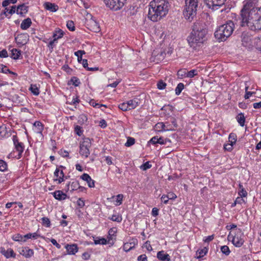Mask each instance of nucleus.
Wrapping results in <instances>:
<instances>
[{
  "label": "nucleus",
  "mask_w": 261,
  "mask_h": 261,
  "mask_svg": "<svg viewBox=\"0 0 261 261\" xmlns=\"http://www.w3.org/2000/svg\"><path fill=\"white\" fill-rule=\"evenodd\" d=\"M91 142L89 138H85L80 144V154L85 158H88L90 154V148Z\"/></svg>",
  "instance_id": "6e6552de"
},
{
  "label": "nucleus",
  "mask_w": 261,
  "mask_h": 261,
  "mask_svg": "<svg viewBox=\"0 0 261 261\" xmlns=\"http://www.w3.org/2000/svg\"><path fill=\"white\" fill-rule=\"evenodd\" d=\"M81 178L86 181L89 188H94L95 187V181L91 178L90 176L87 173H84Z\"/></svg>",
  "instance_id": "a211bd4d"
},
{
  "label": "nucleus",
  "mask_w": 261,
  "mask_h": 261,
  "mask_svg": "<svg viewBox=\"0 0 261 261\" xmlns=\"http://www.w3.org/2000/svg\"><path fill=\"white\" fill-rule=\"evenodd\" d=\"M119 108L123 111L130 110L129 109H128V106H127V102L120 103L119 105Z\"/></svg>",
  "instance_id": "052dcab7"
},
{
  "label": "nucleus",
  "mask_w": 261,
  "mask_h": 261,
  "mask_svg": "<svg viewBox=\"0 0 261 261\" xmlns=\"http://www.w3.org/2000/svg\"><path fill=\"white\" fill-rule=\"evenodd\" d=\"M166 85H167L165 82H164L163 81L161 80L158 82L156 86H157V88L159 90H164V89H165Z\"/></svg>",
  "instance_id": "bf43d9fd"
},
{
  "label": "nucleus",
  "mask_w": 261,
  "mask_h": 261,
  "mask_svg": "<svg viewBox=\"0 0 261 261\" xmlns=\"http://www.w3.org/2000/svg\"><path fill=\"white\" fill-rule=\"evenodd\" d=\"M168 142L170 143L171 140L167 138H164L163 137L158 138V144L161 145L166 144Z\"/></svg>",
  "instance_id": "603ef678"
},
{
  "label": "nucleus",
  "mask_w": 261,
  "mask_h": 261,
  "mask_svg": "<svg viewBox=\"0 0 261 261\" xmlns=\"http://www.w3.org/2000/svg\"><path fill=\"white\" fill-rule=\"evenodd\" d=\"M85 51L84 50H79L74 53V55L77 57V61L79 62H81V61L83 60L82 59V56L83 55L85 54Z\"/></svg>",
  "instance_id": "79ce46f5"
},
{
  "label": "nucleus",
  "mask_w": 261,
  "mask_h": 261,
  "mask_svg": "<svg viewBox=\"0 0 261 261\" xmlns=\"http://www.w3.org/2000/svg\"><path fill=\"white\" fill-rule=\"evenodd\" d=\"M89 104L90 106L93 107L94 108H99L102 106L106 107V106L104 105H100L98 103H96L94 99H91L89 101Z\"/></svg>",
  "instance_id": "13d9d810"
},
{
  "label": "nucleus",
  "mask_w": 261,
  "mask_h": 261,
  "mask_svg": "<svg viewBox=\"0 0 261 261\" xmlns=\"http://www.w3.org/2000/svg\"><path fill=\"white\" fill-rule=\"evenodd\" d=\"M207 6L214 9L215 7H221L225 4L227 0H206Z\"/></svg>",
  "instance_id": "4468645a"
},
{
  "label": "nucleus",
  "mask_w": 261,
  "mask_h": 261,
  "mask_svg": "<svg viewBox=\"0 0 261 261\" xmlns=\"http://www.w3.org/2000/svg\"><path fill=\"white\" fill-rule=\"evenodd\" d=\"M92 25V29L95 32H98L100 31V28L98 23L94 20H92L90 21Z\"/></svg>",
  "instance_id": "58836bf2"
},
{
  "label": "nucleus",
  "mask_w": 261,
  "mask_h": 261,
  "mask_svg": "<svg viewBox=\"0 0 261 261\" xmlns=\"http://www.w3.org/2000/svg\"><path fill=\"white\" fill-rule=\"evenodd\" d=\"M157 258L161 261H170L171 258L170 255L165 252L164 251H160L157 253Z\"/></svg>",
  "instance_id": "4be33fe9"
},
{
  "label": "nucleus",
  "mask_w": 261,
  "mask_h": 261,
  "mask_svg": "<svg viewBox=\"0 0 261 261\" xmlns=\"http://www.w3.org/2000/svg\"><path fill=\"white\" fill-rule=\"evenodd\" d=\"M0 72L6 74L9 73L14 76H16L17 75L16 73L10 70L6 66L3 64H0Z\"/></svg>",
  "instance_id": "a878e982"
},
{
  "label": "nucleus",
  "mask_w": 261,
  "mask_h": 261,
  "mask_svg": "<svg viewBox=\"0 0 261 261\" xmlns=\"http://www.w3.org/2000/svg\"><path fill=\"white\" fill-rule=\"evenodd\" d=\"M241 40L243 46L248 49L254 47V39H252V36L249 32H243L241 35Z\"/></svg>",
  "instance_id": "0eeeda50"
},
{
  "label": "nucleus",
  "mask_w": 261,
  "mask_h": 261,
  "mask_svg": "<svg viewBox=\"0 0 261 261\" xmlns=\"http://www.w3.org/2000/svg\"><path fill=\"white\" fill-rule=\"evenodd\" d=\"M240 15V26L253 31L261 30V8L256 7L253 0L243 2Z\"/></svg>",
  "instance_id": "f257e3e1"
},
{
  "label": "nucleus",
  "mask_w": 261,
  "mask_h": 261,
  "mask_svg": "<svg viewBox=\"0 0 261 261\" xmlns=\"http://www.w3.org/2000/svg\"><path fill=\"white\" fill-rule=\"evenodd\" d=\"M184 85L183 83H180L179 84H178V85H177L175 89V94L176 95H179L182 90L184 89Z\"/></svg>",
  "instance_id": "c03bdc74"
},
{
  "label": "nucleus",
  "mask_w": 261,
  "mask_h": 261,
  "mask_svg": "<svg viewBox=\"0 0 261 261\" xmlns=\"http://www.w3.org/2000/svg\"><path fill=\"white\" fill-rule=\"evenodd\" d=\"M0 252L7 258L10 257L15 258L16 254L11 248L6 250L4 247L0 248Z\"/></svg>",
  "instance_id": "ddd939ff"
},
{
  "label": "nucleus",
  "mask_w": 261,
  "mask_h": 261,
  "mask_svg": "<svg viewBox=\"0 0 261 261\" xmlns=\"http://www.w3.org/2000/svg\"><path fill=\"white\" fill-rule=\"evenodd\" d=\"M220 249L222 253H223L226 256L228 255L230 253V251L229 247L226 245L221 246Z\"/></svg>",
  "instance_id": "3c124183"
},
{
  "label": "nucleus",
  "mask_w": 261,
  "mask_h": 261,
  "mask_svg": "<svg viewBox=\"0 0 261 261\" xmlns=\"http://www.w3.org/2000/svg\"><path fill=\"white\" fill-rule=\"evenodd\" d=\"M207 253V249L206 248H204L201 249H199L197 250L196 252V254L198 255L197 256V258H200L205 255L206 253Z\"/></svg>",
  "instance_id": "4c0bfd02"
},
{
  "label": "nucleus",
  "mask_w": 261,
  "mask_h": 261,
  "mask_svg": "<svg viewBox=\"0 0 261 261\" xmlns=\"http://www.w3.org/2000/svg\"><path fill=\"white\" fill-rule=\"evenodd\" d=\"M117 232V228L116 227H113L111 228L108 231V235L107 236V241L108 244L110 246H113L114 244L115 241L116 239Z\"/></svg>",
  "instance_id": "9b49d317"
},
{
  "label": "nucleus",
  "mask_w": 261,
  "mask_h": 261,
  "mask_svg": "<svg viewBox=\"0 0 261 261\" xmlns=\"http://www.w3.org/2000/svg\"><path fill=\"white\" fill-rule=\"evenodd\" d=\"M254 47L261 51V35L254 39Z\"/></svg>",
  "instance_id": "473e14b6"
},
{
  "label": "nucleus",
  "mask_w": 261,
  "mask_h": 261,
  "mask_svg": "<svg viewBox=\"0 0 261 261\" xmlns=\"http://www.w3.org/2000/svg\"><path fill=\"white\" fill-rule=\"evenodd\" d=\"M165 123L164 122H158L155 125V129L158 132H166L167 130L170 129V128H165Z\"/></svg>",
  "instance_id": "c85d7f7f"
},
{
  "label": "nucleus",
  "mask_w": 261,
  "mask_h": 261,
  "mask_svg": "<svg viewBox=\"0 0 261 261\" xmlns=\"http://www.w3.org/2000/svg\"><path fill=\"white\" fill-rule=\"evenodd\" d=\"M207 34L206 28L199 23H195L187 38L190 46L195 50L198 49L206 41Z\"/></svg>",
  "instance_id": "f03ea898"
},
{
  "label": "nucleus",
  "mask_w": 261,
  "mask_h": 261,
  "mask_svg": "<svg viewBox=\"0 0 261 261\" xmlns=\"http://www.w3.org/2000/svg\"><path fill=\"white\" fill-rule=\"evenodd\" d=\"M8 170L7 163L4 160L0 159V171L5 172Z\"/></svg>",
  "instance_id": "a18cd8bd"
},
{
  "label": "nucleus",
  "mask_w": 261,
  "mask_h": 261,
  "mask_svg": "<svg viewBox=\"0 0 261 261\" xmlns=\"http://www.w3.org/2000/svg\"><path fill=\"white\" fill-rule=\"evenodd\" d=\"M234 24L231 20L220 25L215 32V36L219 41H223L230 37L234 30Z\"/></svg>",
  "instance_id": "20e7f679"
},
{
  "label": "nucleus",
  "mask_w": 261,
  "mask_h": 261,
  "mask_svg": "<svg viewBox=\"0 0 261 261\" xmlns=\"http://www.w3.org/2000/svg\"><path fill=\"white\" fill-rule=\"evenodd\" d=\"M12 140L14 146V148L17 152L18 154L15 158L17 159H19L22 156V154L24 150V145L22 142H19L18 137L16 135H13L12 136Z\"/></svg>",
  "instance_id": "1a4fd4ad"
},
{
  "label": "nucleus",
  "mask_w": 261,
  "mask_h": 261,
  "mask_svg": "<svg viewBox=\"0 0 261 261\" xmlns=\"http://www.w3.org/2000/svg\"><path fill=\"white\" fill-rule=\"evenodd\" d=\"M32 23V22L31 18L28 17L22 20L20 24V28L22 30H26L31 27Z\"/></svg>",
  "instance_id": "393cba45"
},
{
  "label": "nucleus",
  "mask_w": 261,
  "mask_h": 261,
  "mask_svg": "<svg viewBox=\"0 0 261 261\" xmlns=\"http://www.w3.org/2000/svg\"><path fill=\"white\" fill-rule=\"evenodd\" d=\"M70 83L75 87L79 86L81 84L79 79L76 76L72 77L70 80Z\"/></svg>",
  "instance_id": "de8ad7c7"
},
{
  "label": "nucleus",
  "mask_w": 261,
  "mask_h": 261,
  "mask_svg": "<svg viewBox=\"0 0 261 261\" xmlns=\"http://www.w3.org/2000/svg\"><path fill=\"white\" fill-rule=\"evenodd\" d=\"M66 27L68 29L71 31H74L75 30L74 24L73 21L68 20L66 23Z\"/></svg>",
  "instance_id": "864d4df0"
},
{
  "label": "nucleus",
  "mask_w": 261,
  "mask_h": 261,
  "mask_svg": "<svg viewBox=\"0 0 261 261\" xmlns=\"http://www.w3.org/2000/svg\"><path fill=\"white\" fill-rule=\"evenodd\" d=\"M51 194L56 199L59 201L65 200L67 197V195L61 190L55 191L51 193Z\"/></svg>",
  "instance_id": "6ab92c4d"
},
{
  "label": "nucleus",
  "mask_w": 261,
  "mask_h": 261,
  "mask_svg": "<svg viewBox=\"0 0 261 261\" xmlns=\"http://www.w3.org/2000/svg\"><path fill=\"white\" fill-rule=\"evenodd\" d=\"M34 132L37 134H42L44 129V125L42 122L39 121H36L33 123Z\"/></svg>",
  "instance_id": "5701e85b"
},
{
  "label": "nucleus",
  "mask_w": 261,
  "mask_h": 261,
  "mask_svg": "<svg viewBox=\"0 0 261 261\" xmlns=\"http://www.w3.org/2000/svg\"><path fill=\"white\" fill-rule=\"evenodd\" d=\"M20 254L27 258H31L34 255V251L29 247H23L19 249Z\"/></svg>",
  "instance_id": "f8f14e48"
},
{
  "label": "nucleus",
  "mask_w": 261,
  "mask_h": 261,
  "mask_svg": "<svg viewBox=\"0 0 261 261\" xmlns=\"http://www.w3.org/2000/svg\"><path fill=\"white\" fill-rule=\"evenodd\" d=\"M169 3L163 0H153L150 2L148 13V18L153 22L165 16L169 10Z\"/></svg>",
  "instance_id": "7ed1b4c3"
},
{
  "label": "nucleus",
  "mask_w": 261,
  "mask_h": 261,
  "mask_svg": "<svg viewBox=\"0 0 261 261\" xmlns=\"http://www.w3.org/2000/svg\"><path fill=\"white\" fill-rule=\"evenodd\" d=\"M248 86H246L245 87V94L244 96V98L247 99L249 98V97L253 94L255 93L254 92L248 91Z\"/></svg>",
  "instance_id": "680f3d73"
},
{
  "label": "nucleus",
  "mask_w": 261,
  "mask_h": 261,
  "mask_svg": "<svg viewBox=\"0 0 261 261\" xmlns=\"http://www.w3.org/2000/svg\"><path fill=\"white\" fill-rule=\"evenodd\" d=\"M135 247L134 244L133 243H125L123 246V249L125 252H128Z\"/></svg>",
  "instance_id": "e433bc0d"
},
{
  "label": "nucleus",
  "mask_w": 261,
  "mask_h": 261,
  "mask_svg": "<svg viewBox=\"0 0 261 261\" xmlns=\"http://www.w3.org/2000/svg\"><path fill=\"white\" fill-rule=\"evenodd\" d=\"M71 185V192H72L73 191L76 190L80 188V184L79 181H74L72 182H70Z\"/></svg>",
  "instance_id": "8fccbe9b"
},
{
  "label": "nucleus",
  "mask_w": 261,
  "mask_h": 261,
  "mask_svg": "<svg viewBox=\"0 0 261 261\" xmlns=\"http://www.w3.org/2000/svg\"><path fill=\"white\" fill-rule=\"evenodd\" d=\"M236 203L237 204H242L243 203H246V201L243 199V197L239 196L236 199Z\"/></svg>",
  "instance_id": "0e129e2a"
},
{
  "label": "nucleus",
  "mask_w": 261,
  "mask_h": 261,
  "mask_svg": "<svg viewBox=\"0 0 261 261\" xmlns=\"http://www.w3.org/2000/svg\"><path fill=\"white\" fill-rule=\"evenodd\" d=\"M135 143V139L132 137H128L127 138L126 142L125 143V146L126 147H129L134 145Z\"/></svg>",
  "instance_id": "5fc2aeb1"
},
{
  "label": "nucleus",
  "mask_w": 261,
  "mask_h": 261,
  "mask_svg": "<svg viewBox=\"0 0 261 261\" xmlns=\"http://www.w3.org/2000/svg\"><path fill=\"white\" fill-rule=\"evenodd\" d=\"M198 71L196 69H192L191 70L189 71H188L187 72L184 73V76L185 77L192 78L194 76L197 75Z\"/></svg>",
  "instance_id": "c9c22d12"
},
{
  "label": "nucleus",
  "mask_w": 261,
  "mask_h": 261,
  "mask_svg": "<svg viewBox=\"0 0 261 261\" xmlns=\"http://www.w3.org/2000/svg\"><path fill=\"white\" fill-rule=\"evenodd\" d=\"M128 109L132 110L135 109L138 107L141 103L140 99L138 97H135L132 99H130L126 101Z\"/></svg>",
  "instance_id": "f3484780"
},
{
  "label": "nucleus",
  "mask_w": 261,
  "mask_h": 261,
  "mask_svg": "<svg viewBox=\"0 0 261 261\" xmlns=\"http://www.w3.org/2000/svg\"><path fill=\"white\" fill-rule=\"evenodd\" d=\"M94 244L106 245L108 244L107 240L104 238L97 237L94 240Z\"/></svg>",
  "instance_id": "72a5a7b5"
},
{
  "label": "nucleus",
  "mask_w": 261,
  "mask_h": 261,
  "mask_svg": "<svg viewBox=\"0 0 261 261\" xmlns=\"http://www.w3.org/2000/svg\"><path fill=\"white\" fill-rule=\"evenodd\" d=\"M126 0H104L107 8L113 11L121 9L126 3Z\"/></svg>",
  "instance_id": "423d86ee"
},
{
  "label": "nucleus",
  "mask_w": 261,
  "mask_h": 261,
  "mask_svg": "<svg viewBox=\"0 0 261 261\" xmlns=\"http://www.w3.org/2000/svg\"><path fill=\"white\" fill-rule=\"evenodd\" d=\"M64 34L65 33L64 31H62L61 29L59 28H57L55 30V31L53 32V39L57 41L58 39H60L63 37Z\"/></svg>",
  "instance_id": "b1692460"
},
{
  "label": "nucleus",
  "mask_w": 261,
  "mask_h": 261,
  "mask_svg": "<svg viewBox=\"0 0 261 261\" xmlns=\"http://www.w3.org/2000/svg\"><path fill=\"white\" fill-rule=\"evenodd\" d=\"M80 100L79 98V96L77 95H74L72 97L71 101L69 102V104L71 105H76L80 102Z\"/></svg>",
  "instance_id": "4d7b16f0"
},
{
  "label": "nucleus",
  "mask_w": 261,
  "mask_h": 261,
  "mask_svg": "<svg viewBox=\"0 0 261 261\" xmlns=\"http://www.w3.org/2000/svg\"><path fill=\"white\" fill-rule=\"evenodd\" d=\"M65 167L60 165L57 166L54 173V176L56 178L54 179L55 181H57L58 184H61L65 180V175L63 172V169H65Z\"/></svg>",
  "instance_id": "9d476101"
},
{
  "label": "nucleus",
  "mask_w": 261,
  "mask_h": 261,
  "mask_svg": "<svg viewBox=\"0 0 261 261\" xmlns=\"http://www.w3.org/2000/svg\"><path fill=\"white\" fill-rule=\"evenodd\" d=\"M43 7L45 9L51 12H55L59 9V6L57 5L48 2H45L43 4Z\"/></svg>",
  "instance_id": "dca6fc26"
},
{
  "label": "nucleus",
  "mask_w": 261,
  "mask_h": 261,
  "mask_svg": "<svg viewBox=\"0 0 261 261\" xmlns=\"http://www.w3.org/2000/svg\"><path fill=\"white\" fill-rule=\"evenodd\" d=\"M38 238H41L42 239H44V237L43 236H41L39 233V229L35 232L32 233V236H31V239H33L34 240L37 239Z\"/></svg>",
  "instance_id": "6e6d98bb"
},
{
  "label": "nucleus",
  "mask_w": 261,
  "mask_h": 261,
  "mask_svg": "<svg viewBox=\"0 0 261 261\" xmlns=\"http://www.w3.org/2000/svg\"><path fill=\"white\" fill-rule=\"evenodd\" d=\"M116 200L115 205L117 206H119L122 203L123 198L124 196L122 194H119L116 195Z\"/></svg>",
  "instance_id": "09e8293b"
},
{
  "label": "nucleus",
  "mask_w": 261,
  "mask_h": 261,
  "mask_svg": "<svg viewBox=\"0 0 261 261\" xmlns=\"http://www.w3.org/2000/svg\"><path fill=\"white\" fill-rule=\"evenodd\" d=\"M16 12V7L15 6H12L11 8V9H9L8 8L6 7L4 11V14H5V15L6 16H8V14H13Z\"/></svg>",
  "instance_id": "ea45409f"
},
{
  "label": "nucleus",
  "mask_w": 261,
  "mask_h": 261,
  "mask_svg": "<svg viewBox=\"0 0 261 261\" xmlns=\"http://www.w3.org/2000/svg\"><path fill=\"white\" fill-rule=\"evenodd\" d=\"M42 224L46 227H49L51 225L50 220L47 217H42L41 218Z\"/></svg>",
  "instance_id": "49530a36"
},
{
  "label": "nucleus",
  "mask_w": 261,
  "mask_h": 261,
  "mask_svg": "<svg viewBox=\"0 0 261 261\" xmlns=\"http://www.w3.org/2000/svg\"><path fill=\"white\" fill-rule=\"evenodd\" d=\"M108 219L112 221L120 223L122 220V217L121 214H113L111 217H109Z\"/></svg>",
  "instance_id": "c756f323"
},
{
  "label": "nucleus",
  "mask_w": 261,
  "mask_h": 261,
  "mask_svg": "<svg viewBox=\"0 0 261 261\" xmlns=\"http://www.w3.org/2000/svg\"><path fill=\"white\" fill-rule=\"evenodd\" d=\"M12 239L13 241H16V242H26L25 239H23V236L21 235L19 233H17L12 236Z\"/></svg>",
  "instance_id": "f704fd0d"
},
{
  "label": "nucleus",
  "mask_w": 261,
  "mask_h": 261,
  "mask_svg": "<svg viewBox=\"0 0 261 261\" xmlns=\"http://www.w3.org/2000/svg\"><path fill=\"white\" fill-rule=\"evenodd\" d=\"M199 0H186L183 12L185 18L189 21L193 20L197 14Z\"/></svg>",
  "instance_id": "39448f33"
},
{
  "label": "nucleus",
  "mask_w": 261,
  "mask_h": 261,
  "mask_svg": "<svg viewBox=\"0 0 261 261\" xmlns=\"http://www.w3.org/2000/svg\"><path fill=\"white\" fill-rule=\"evenodd\" d=\"M238 195L239 196L242 197H246L247 196V192L245 189H242V190H239L238 191Z\"/></svg>",
  "instance_id": "338daca9"
},
{
  "label": "nucleus",
  "mask_w": 261,
  "mask_h": 261,
  "mask_svg": "<svg viewBox=\"0 0 261 261\" xmlns=\"http://www.w3.org/2000/svg\"><path fill=\"white\" fill-rule=\"evenodd\" d=\"M28 6L24 4L19 5L16 9V12L17 14L24 16L28 12Z\"/></svg>",
  "instance_id": "412c9836"
},
{
  "label": "nucleus",
  "mask_w": 261,
  "mask_h": 261,
  "mask_svg": "<svg viewBox=\"0 0 261 261\" xmlns=\"http://www.w3.org/2000/svg\"><path fill=\"white\" fill-rule=\"evenodd\" d=\"M65 248L67 250V254L69 255H74L79 250L77 245L75 244H67L65 246Z\"/></svg>",
  "instance_id": "aec40b11"
},
{
  "label": "nucleus",
  "mask_w": 261,
  "mask_h": 261,
  "mask_svg": "<svg viewBox=\"0 0 261 261\" xmlns=\"http://www.w3.org/2000/svg\"><path fill=\"white\" fill-rule=\"evenodd\" d=\"M74 132L77 136H82L83 134L84 130L82 127L79 125H75L74 128Z\"/></svg>",
  "instance_id": "37998d69"
},
{
  "label": "nucleus",
  "mask_w": 261,
  "mask_h": 261,
  "mask_svg": "<svg viewBox=\"0 0 261 261\" xmlns=\"http://www.w3.org/2000/svg\"><path fill=\"white\" fill-rule=\"evenodd\" d=\"M76 203L77 205L81 208H82L85 206V200L82 198H79Z\"/></svg>",
  "instance_id": "69168bd1"
},
{
  "label": "nucleus",
  "mask_w": 261,
  "mask_h": 261,
  "mask_svg": "<svg viewBox=\"0 0 261 261\" xmlns=\"http://www.w3.org/2000/svg\"><path fill=\"white\" fill-rule=\"evenodd\" d=\"M237 136L234 133H230L229 135L228 140L230 144L234 145L237 142Z\"/></svg>",
  "instance_id": "a19ab883"
},
{
  "label": "nucleus",
  "mask_w": 261,
  "mask_h": 261,
  "mask_svg": "<svg viewBox=\"0 0 261 261\" xmlns=\"http://www.w3.org/2000/svg\"><path fill=\"white\" fill-rule=\"evenodd\" d=\"M243 237V234L240 236L236 234L233 237L232 243L235 247H241L243 245L244 240Z\"/></svg>",
  "instance_id": "2eb2a0df"
},
{
  "label": "nucleus",
  "mask_w": 261,
  "mask_h": 261,
  "mask_svg": "<svg viewBox=\"0 0 261 261\" xmlns=\"http://www.w3.org/2000/svg\"><path fill=\"white\" fill-rule=\"evenodd\" d=\"M88 120L87 115L85 114H81L78 117L77 122L81 125L85 124Z\"/></svg>",
  "instance_id": "7c9ffc66"
},
{
  "label": "nucleus",
  "mask_w": 261,
  "mask_h": 261,
  "mask_svg": "<svg viewBox=\"0 0 261 261\" xmlns=\"http://www.w3.org/2000/svg\"><path fill=\"white\" fill-rule=\"evenodd\" d=\"M29 90L35 96H38L40 94L39 89L36 84H31Z\"/></svg>",
  "instance_id": "2f4dec72"
},
{
  "label": "nucleus",
  "mask_w": 261,
  "mask_h": 261,
  "mask_svg": "<svg viewBox=\"0 0 261 261\" xmlns=\"http://www.w3.org/2000/svg\"><path fill=\"white\" fill-rule=\"evenodd\" d=\"M17 2V0H5L3 2L2 6L6 7L10 4H15Z\"/></svg>",
  "instance_id": "e2e57ef3"
},
{
  "label": "nucleus",
  "mask_w": 261,
  "mask_h": 261,
  "mask_svg": "<svg viewBox=\"0 0 261 261\" xmlns=\"http://www.w3.org/2000/svg\"><path fill=\"white\" fill-rule=\"evenodd\" d=\"M138 261H147V257L146 254H143L139 255L137 258Z\"/></svg>",
  "instance_id": "774afa93"
},
{
  "label": "nucleus",
  "mask_w": 261,
  "mask_h": 261,
  "mask_svg": "<svg viewBox=\"0 0 261 261\" xmlns=\"http://www.w3.org/2000/svg\"><path fill=\"white\" fill-rule=\"evenodd\" d=\"M11 52V57L15 60L18 59L21 55V50L16 48H13Z\"/></svg>",
  "instance_id": "cd10ccee"
},
{
  "label": "nucleus",
  "mask_w": 261,
  "mask_h": 261,
  "mask_svg": "<svg viewBox=\"0 0 261 261\" xmlns=\"http://www.w3.org/2000/svg\"><path fill=\"white\" fill-rule=\"evenodd\" d=\"M236 119L238 123L241 126H244L245 122V117L244 114L241 112L237 116Z\"/></svg>",
  "instance_id": "bb28decb"
}]
</instances>
